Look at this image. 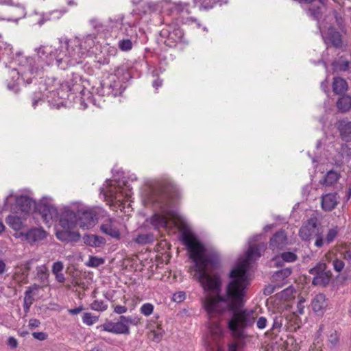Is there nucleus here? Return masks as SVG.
<instances>
[{
	"label": "nucleus",
	"instance_id": "obj_53",
	"mask_svg": "<svg viewBox=\"0 0 351 351\" xmlns=\"http://www.w3.org/2000/svg\"><path fill=\"white\" fill-rule=\"evenodd\" d=\"M63 269V264L60 261L55 262L52 266V272L53 274L60 273Z\"/></svg>",
	"mask_w": 351,
	"mask_h": 351
},
{
	"label": "nucleus",
	"instance_id": "obj_52",
	"mask_svg": "<svg viewBox=\"0 0 351 351\" xmlns=\"http://www.w3.org/2000/svg\"><path fill=\"white\" fill-rule=\"evenodd\" d=\"M267 324V320L265 317H260L256 322V326L258 329H264Z\"/></svg>",
	"mask_w": 351,
	"mask_h": 351
},
{
	"label": "nucleus",
	"instance_id": "obj_29",
	"mask_svg": "<svg viewBox=\"0 0 351 351\" xmlns=\"http://www.w3.org/2000/svg\"><path fill=\"white\" fill-rule=\"evenodd\" d=\"M328 40L335 48H341L342 46V38L341 34L335 29H328Z\"/></svg>",
	"mask_w": 351,
	"mask_h": 351
},
{
	"label": "nucleus",
	"instance_id": "obj_3",
	"mask_svg": "<svg viewBox=\"0 0 351 351\" xmlns=\"http://www.w3.org/2000/svg\"><path fill=\"white\" fill-rule=\"evenodd\" d=\"M140 324L138 317L121 315L117 322L106 321L104 324L97 326V329L115 335H129L130 326H137Z\"/></svg>",
	"mask_w": 351,
	"mask_h": 351
},
{
	"label": "nucleus",
	"instance_id": "obj_18",
	"mask_svg": "<svg viewBox=\"0 0 351 351\" xmlns=\"http://www.w3.org/2000/svg\"><path fill=\"white\" fill-rule=\"evenodd\" d=\"M190 3L186 2H174L169 5V14L178 18L179 15L186 14H190Z\"/></svg>",
	"mask_w": 351,
	"mask_h": 351
},
{
	"label": "nucleus",
	"instance_id": "obj_51",
	"mask_svg": "<svg viewBox=\"0 0 351 351\" xmlns=\"http://www.w3.org/2000/svg\"><path fill=\"white\" fill-rule=\"evenodd\" d=\"M146 10L144 11L145 13L149 12H154L158 9V5L153 2H148L145 5Z\"/></svg>",
	"mask_w": 351,
	"mask_h": 351
},
{
	"label": "nucleus",
	"instance_id": "obj_36",
	"mask_svg": "<svg viewBox=\"0 0 351 351\" xmlns=\"http://www.w3.org/2000/svg\"><path fill=\"white\" fill-rule=\"evenodd\" d=\"M134 241L140 245L151 243L154 241V235L152 234H141L136 237Z\"/></svg>",
	"mask_w": 351,
	"mask_h": 351
},
{
	"label": "nucleus",
	"instance_id": "obj_4",
	"mask_svg": "<svg viewBox=\"0 0 351 351\" xmlns=\"http://www.w3.org/2000/svg\"><path fill=\"white\" fill-rule=\"evenodd\" d=\"M36 207V202L26 195L14 196L13 191L5 197L3 208L14 213H29Z\"/></svg>",
	"mask_w": 351,
	"mask_h": 351
},
{
	"label": "nucleus",
	"instance_id": "obj_14",
	"mask_svg": "<svg viewBox=\"0 0 351 351\" xmlns=\"http://www.w3.org/2000/svg\"><path fill=\"white\" fill-rule=\"evenodd\" d=\"M337 193H330L322 195L321 206L323 210L330 212L335 209L339 203Z\"/></svg>",
	"mask_w": 351,
	"mask_h": 351
},
{
	"label": "nucleus",
	"instance_id": "obj_64",
	"mask_svg": "<svg viewBox=\"0 0 351 351\" xmlns=\"http://www.w3.org/2000/svg\"><path fill=\"white\" fill-rule=\"evenodd\" d=\"M165 331L162 328H158L157 330H154V339L158 341L161 339L164 334Z\"/></svg>",
	"mask_w": 351,
	"mask_h": 351
},
{
	"label": "nucleus",
	"instance_id": "obj_32",
	"mask_svg": "<svg viewBox=\"0 0 351 351\" xmlns=\"http://www.w3.org/2000/svg\"><path fill=\"white\" fill-rule=\"evenodd\" d=\"M136 41L137 40L123 38L119 40L118 47L123 51H128L132 49L133 43H136Z\"/></svg>",
	"mask_w": 351,
	"mask_h": 351
},
{
	"label": "nucleus",
	"instance_id": "obj_63",
	"mask_svg": "<svg viewBox=\"0 0 351 351\" xmlns=\"http://www.w3.org/2000/svg\"><path fill=\"white\" fill-rule=\"evenodd\" d=\"M40 324V322L37 319H31L29 321V326L31 328H38Z\"/></svg>",
	"mask_w": 351,
	"mask_h": 351
},
{
	"label": "nucleus",
	"instance_id": "obj_30",
	"mask_svg": "<svg viewBox=\"0 0 351 351\" xmlns=\"http://www.w3.org/2000/svg\"><path fill=\"white\" fill-rule=\"evenodd\" d=\"M337 108L341 112H346L351 108V96L343 95L337 101Z\"/></svg>",
	"mask_w": 351,
	"mask_h": 351
},
{
	"label": "nucleus",
	"instance_id": "obj_44",
	"mask_svg": "<svg viewBox=\"0 0 351 351\" xmlns=\"http://www.w3.org/2000/svg\"><path fill=\"white\" fill-rule=\"evenodd\" d=\"M36 19H34L36 24L39 26L43 25L45 22L51 21V17L49 16L48 13H41L36 15Z\"/></svg>",
	"mask_w": 351,
	"mask_h": 351
},
{
	"label": "nucleus",
	"instance_id": "obj_15",
	"mask_svg": "<svg viewBox=\"0 0 351 351\" xmlns=\"http://www.w3.org/2000/svg\"><path fill=\"white\" fill-rule=\"evenodd\" d=\"M287 244V237L284 230L276 232L269 241V247L273 251L282 250Z\"/></svg>",
	"mask_w": 351,
	"mask_h": 351
},
{
	"label": "nucleus",
	"instance_id": "obj_59",
	"mask_svg": "<svg viewBox=\"0 0 351 351\" xmlns=\"http://www.w3.org/2000/svg\"><path fill=\"white\" fill-rule=\"evenodd\" d=\"M276 288V286L272 285H269L263 290L264 295H269L272 294L275 291Z\"/></svg>",
	"mask_w": 351,
	"mask_h": 351
},
{
	"label": "nucleus",
	"instance_id": "obj_46",
	"mask_svg": "<svg viewBox=\"0 0 351 351\" xmlns=\"http://www.w3.org/2000/svg\"><path fill=\"white\" fill-rule=\"evenodd\" d=\"M338 232H339V228L337 226L333 228L330 229L326 234V242L327 243H332L334 241V239L336 238Z\"/></svg>",
	"mask_w": 351,
	"mask_h": 351
},
{
	"label": "nucleus",
	"instance_id": "obj_57",
	"mask_svg": "<svg viewBox=\"0 0 351 351\" xmlns=\"http://www.w3.org/2000/svg\"><path fill=\"white\" fill-rule=\"evenodd\" d=\"M128 308L125 306L117 305L114 307V312L119 315H122L126 313Z\"/></svg>",
	"mask_w": 351,
	"mask_h": 351
},
{
	"label": "nucleus",
	"instance_id": "obj_49",
	"mask_svg": "<svg viewBox=\"0 0 351 351\" xmlns=\"http://www.w3.org/2000/svg\"><path fill=\"white\" fill-rule=\"evenodd\" d=\"M153 76L156 77V78L153 81L152 86L156 89H158V88L162 86L163 80L158 77V74L157 73H155V71L153 72Z\"/></svg>",
	"mask_w": 351,
	"mask_h": 351
},
{
	"label": "nucleus",
	"instance_id": "obj_27",
	"mask_svg": "<svg viewBox=\"0 0 351 351\" xmlns=\"http://www.w3.org/2000/svg\"><path fill=\"white\" fill-rule=\"evenodd\" d=\"M339 130L341 139L345 142H351V121H341Z\"/></svg>",
	"mask_w": 351,
	"mask_h": 351
},
{
	"label": "nucleus",
	"instance_id": "obj_50",
	"mask_svg": "<svg viewBox=\"0 0 351 351\" xmlns=\"http://www.w3.org/2000/svg\"><path fill=\"white\" fill-rule=\"evenodd\" d=\"M32 106L35 108L38 102L42 101V93L41 92H35L32 98Z\"/></svg>",
	"mask_w": 351,
	"mask_h": 351
},
{
	"label": "nucleus",
	"instance_id": "obj_12",
	"mask_svg": "<svg viewBox=\"0 0 351 351\" xmlns=\"http://www.w3.org/2000/svg\"><path fill=\"white\" fill-rule=\"evenodd\" d=\"M318 232L317 218L309 219L299 230V236L304 241H308Z\"/></svg>",
	"mask_w": 351,
	"mask_h": 351
},
{
	"label": "nucleus",
	"instance_id": "obj_25",
	"mask_svg": "<svg viewBox=\"0 0 351 351\" xmlns=\"http://www.w3.org/2000/svg\"><path fill=\"white\" fill-rule=\"evenodd\" d=\"M348 90V84L341 77H335L332 82V91L335 95H344Z\"/></svg>",
	"mask_w": 351,
	"mask_h": 351
},
{
	"label": "nucleus",
	"instance_id": "obj_10",
	"mask_svg": "<svg viewBox=\"0 0 351 351\" xmlns=\"http://www.w3.org/2000/svg\"><path fill=\"white\" fill-rule=\"evenodd\" d=\"M101 86L104 94L117 97L121 93V84L117 80V75L109 76L107 80H104L101 83Z\"/></svg>",
	"mask_w": 351,
	"mask_h": 351
},
{
	"label": "nucleus",
	"instance_id": "obj_34",
	"mask_svg": "<svg viewBox=\"0 0 351 351\" xmlns=\"http://www.w3.org/2000/svg\"><path fill=\"white\" fill-rule=\"evenodd\" d=\"M291 272L292 270L290 267L284 268L276 271L273 274L272 278L274 280L276 281L283 280L284 279L289 277L291 274Z\"/></svg>",
	"mask_w": 351,
	"mask_h": 351
},
{
	"label": "nucleus",
	"instance_id": "obj_39",
	"mask_svg": "<svg viewBox=\"0 0 351 351\" xmlns=\"http://www.w3.org/2000/svg\"><path fill=\"white\" fill-rule=\"evenodd\" d=\"M99 320L98 316H94L90 313H85L82 317V322L87 326H92Z\"/></svg>",
	"mask_w": 351,
	"mask_h": 351
},
{
	"label": "nucleus",
	"instance_id": "obj_48",
	"mask_svg": "<svg viewBox=\"0 0 351 351\" xmlns=\"http://www.w3.org/2000/svg\"><path fill=\"white\" fill-rule=\"evenodd\" d=\"M186 298V294L184 291H178L173 294V300L176 302H182Z\"/></svg>",
	"mask_w": 351,
	"mask_h": 351
},
{
	"label": "nucleus",
	"instance_id": "obj_6",
	"mask_svg": "<svg viewBox=\"0 0 351 351\" xmlns=\"http://www.w3.org/2000/svg\"><path fill=\"white\" fill-rule=\"evenodd\" d=\"M309 274L313 276L312 284L315 286L326 287L332 278V272L328 269L327 265L319 262L310 269Z\"/></svg>",
	"mask_w": 351,
	"mask_h": 351
},
{
	"label": "nucleus",
	"instance_id": "obj_8",
	"mask_svg": "<svg viewBox=\"0 0 351 351\" xmlns=\"http://www.w3.org/2000/svg\"><path fill=\"white\" fill-rule=\"evenodd\" d=\"M34 210L41 215L43 221L47 223L58 215L56 208L46 197H43L38 204L36 203Z\"/></svg>",
	"mask_w": 351,
	"mask_h": 351
},
{
	"label": "nucleus",
	"instance_id": "obj_23",
	"mask_svg": "<svg viewBox=\"0 0 351 351\" xmlns=\"http://www.w3.org/2000/svg\"><path fill=\"white\" fill-rule=\"evenodd\" d=\"M81 77L76 73H72V77L66 81V85L69 91L77 93H82L84 91L83 86L81 84Z\"/></svg>",
	"mask_w": 351,
	"mask_h": 351
},
{
	"label": "nucleus",
	"instance_id": "obj_37",
	"mask_svg": "<svg viewBox=\"0 0 351 351\" xmlns=\"http://www.w3.org/2000/svg\"><path fill=\"white\" fill-rule=\"evenodd\" d=\"M8 224L14 230H18L21 227V221L16 216H8L6 219Z\"/></svg>",
	"mask_w": 351,
	"mask_h": 351
},
{
	"label": "nucleus",
	"instance_id": "obj_42",
	"mask_svg": "<svg viewBox=\"0 0 351 351\" xmlns=\"http://www.w3.org/2000/svg\"><path fill=\"white\" fill-rule=\"evenodd\" d=\"M328 346L330 348H333L337 346L339 341V335L337 332V331H334L332 332L328 339Z\"/></svg>",
	"mask_w": 351,
	"mask_h": 351
},
{
	"label": "nucleus",
	"instance_id": "obj_21",
	"mask_svg": "<svg viewBox=\"0 0 351 351\" xmlns=\"http://www.w3.org/2000/svg\"><path fill=\"white\" fill-rule=\"evenodd\" d=\"M298 258L297 255L291 252H282L280 255L276 256L273 258V261L275 263V265L278 267H281L284 265L285 262L287 263H293Z\"/></svg>",
	"mask_w": 351,
	"mask_h": 351
},
{
	"label": "nucleus",
	"instance_id": "obj_62",
	"mask_svg": "<svg viewBox=\"0 0 351 351\" xmlns=\"http://www.w3.org/2000/svg\"><path fill=\"white\" fill-rule=\"evenodd\" d=\"M228 351H243L239 349V343L237 342H232L228 343Z\"/></svg>",
	"mask_w": 351,
	"mask_h": 351
},
{
	"label": "nucleus",
	"instance_id": "obj_54",
	"mask_svg": "<svg viewBox=\"0 0 351 351\" xmlns=\"http://www.w3.org/2000/svg\"><path fill=\"white\" fill-rule=\"evenodd\" d=\"M182 23L188 25H191L195 23L197 28H199L201 27V23L195 17H187L184 19V21H182Z\"/></svg>",
	"mask_w": 351,
	"mask_h": 351
},
{
	"label": "nucleus",
	"instance_id": "obj_1",
	"mask_svg": "<svg viewBox=\"0 0 351 351\" xmlns=\"http://www.w3.org/2000/svg\"><path fill=\"white\" fill-rule=\"evenodd\" d=\"M182 241L189 253V258L193 263L190 267L195 274V279L205 291L210 293L202 300L204 309L207 313L208 329L215 340L223 335V330L219 323L226 315H230L228 320V328L234 339H243L245 329L254 324L253 311L242 309L245 302L246 289L250 285L248 269L253 258H258L264 252V243L250 245L245 254V258L238 263L230 271V281L221 294V279L219 274L211 275L210 270L221 267V257L219 253L208 250L189 232H184Z\"/></svg>",
	"mask_w": 351,
	"mask_h": 351
},
{
	"label": "nucleus",
	"instance_id": "obj_38",
	"mask_svg": "<svg viewBox=\"0 0 351 351\" xmlns=\"http://www.w3.org/2000/svg\"><path fill=\"white\" fill-rule=\"evenodd\" d=\"M12 50L13 48L10 44L5 43L0 39V54L10 56L13 53Z\"/></svg>",
	"mask_w": 351,
	"mask_h": 351
},
{
	"label": "nucleus",
	"instance_id": "obj_60",
	"mask_svg": "<svg viewBox=\"0 0 351 351\" xmlns=\"http://www.w3.org/2000/svg\"><path fill=\"white\" fill-rule=\"evenodd\" d=\"M316 236V240L315 242V245L317 247H321L323 246L324 241H323V237L322 234L317 233L315 234Z\"/></svg>",
	"mask_w": 351,
	"mask_h": 351
},
{
	"label": "nucleus",
	"instance_id": "obj_17",
	"mask_svg": "<svg viewBox=\"0 0 351 351\" xmlns=\"http://www.w3.org/2000/svg\"><path fill=\"white\" fill-rule=\"evenodd\" d=\"M71 229L58 230L56 233L58 240L66 243H77L80 240L81 235L78 232L71 231Z\"/></svg>",
	"mask_w": 351,
	"mask_h": 351
},
{
	"label": "nucleus",
	"instance_id": "obj_56",
	"mask_svg": "<svg viewBox=\"0 0 351 351\" xmlns=\"http://www.w3.org/2000/svg\"><path fill=\"white\" fill-rule=\"evenodd\" d=\"M281 326H282V318L281 317H276L274 319L273 325H272L271 330L274 331L276 329L280 328Z\"/></svg>",
	"mask_w": 351,
	"mask_h": 351
},
{
	"label": "nucleus",
	"instance_id": "obj_43",
	"mask_svg": "<svg viewBox=\"0 0 351 351\" xmlns=\"http://www.w3.org/2000/svg\"><path fill=\"white\" fill-rule=\"evenodd\" d=\"M66 12H67V10L64 8L60 10H54L47 13L49 16L51 17V20H57L60 19Z\"/></svg>",
	"mask_w": 351,
	"mask_h": 351
},
{
	"label": "nucleus",
	"instance_id": "obj_2",
	"mask_svg": "<svg viewBox=\"0 0 351 351\" xmlns=\"http://www.w3.org/2000/svg\"><path fill=\"white\" fill-rule=\"evenodd\" d=\"M95 36L88 34L82 39L74 38L60 42L58 49L51 46H43L37 51L35 57L21 56L16 53V61L19 66L11 71L12 77L17 76V80H21L25 84L38 82V77H43L44 63L47 65H56L65 70L82 63V59L95 44Z\"/></svg>",
	"mask_w": 351,
	"mask_h": 351
},
{
	"label": "nucleus",
	"instance_id": "obj_19",
	"mask_svg": "<svg viewBox=\"0 0 351 351\" xmlns=\"http://www.w3.org/2000/svg\"><path fill=\"white\" fill-rule=\"evenodd\" d=\"M313 311L319 316L324 314L327 306L326 296L323 293L316 295L311 302Z\"/></svg>",
	"mask_w": 351,
	"mask_h": 351
},
{
	"label": "nucleus",
	"instance_id": "obj_35",
	"mask_svg": "<svg viewBox=\"0 0 351 351\" xmlns=\"http://www.w3.org/2000/svg\"><path fill=\"white\" fill-rule=\"evenodd\" d=\"M195 6H198L199 10H209L213 8L216 0H193Z\"/></svg>",
	"mask_w": 351,
	"mask_h": 351
},
{
	"label": "nucleus",
	"instance_id": "obj_26",
	"mask_svg": "<svg viewBox=\"0 0 351 351\" xmlns=\"http://www.w3.org/2000/svg\"><path fill=\"white\" fill-rule=\"evenodd\" d=\"M146 221H149L155 230L165 228L167 225L166 217L157 213L154 214L149 219H146Z\"/></svg>",
	"mask_w": 351,
	"mask_h": 351
},
{
	"label": "nucleus",
	"instance_id": "obj_22",
	"mask_svg": "<svg viewBox=\"0 0 351 351\" xmlns=\"http://www.w3.org/2000/svg\"><path fill=\"white\" fill-rule=\"evenodd\" d=\"M39 289V285L34 284L32 286L27 287L25 292V296L23 299V310L27 313L29 311L30 307L32 305L34 298L33 295V291H36Z\"/></svg>",
	"mask_w": 351,
	"mask_h": 351
},
{
	"label": "nucleus",
	"instance_id": "obj_5",
	"mask_svg": "<svg viewBox=\"0 0 351 351\" xmlns=\"http://www.w3.org/2000/svg\"><path fill=\"white\" fill-rule=\"evenodd\" d=\"M107 213L101 208H80L77 210V226L86 230L95 226L101 217Z\"/></svg>",
	"mask_w": 351,
	"mask_h": 351
},
{
	"label": "nucleus",
	"instance_id": "obj_31",
	"mask_svg": "<svg viewBox=\"0 0 351 351\" xmlns=\"http://www.w3.org/2000/svg\"><path fill=\"white\" fill-rule=\"evenodd\" d=\"M123 27L121 28V34H123V38H131L133 40H137V33L136 28L134 26L130 25H123Z\"/></svg>",
	"mask_w": 351,
	"mask_h": 351
},
{
	"label": "nucleus",
	"instance_id": "obj_40",
	"mask_svg": "<svg viewBox=\"0 0 351 351\" xmlns=\"http://www.w3.org/2000/svg\"><path fill=\"white\" fill-rule=\"evenodd\" d=\"M91 309L97 311H104L108 308V304L103 300H94L90 305Z\"/></svg>",
	"mask_w": 351,
	"mask_h": 351
},
{
	"label": "nucleus",
	"instance_id": "obj_41",
	"mask_svg": "<svg viewBox=\"0 0 351 351\" xmlns=\"http://www.w3.org/2000/svg\"><path fill=\"white\" fill-rule=\"evenodd\" d=\"M104 263V260L102 258L97 256H90L86 265L90 267H97Z\"/></svg>",
	"mask_w": 351,
	"mask_h": 351
},
{
	"label": "nucleus",
	"instance_id": "obj_7",
	"mask_svg": "<svg viewBox=\"0 0 351 351\" xmlns=\"http://www.w3.org/2000/svg\"><path fill=\"white\" fill-rule=\"evenodd\" d=\"M160 35L166 39L165 43L170 47H175L178 43H185L184 32L176 24L168 25L160 31Z\"/></svg>",
	"mask_w": 351,
	"mask_h": 351
},
{
	"label": "nucleus",
	"instance_id": "obj_9",
	"mask_svg": "<svg viewBox=\"0 0 351 351\" xmlns=\"http://www.w3.org/2000/svg\"><path fill=\"white\" fill-rule=\"evenodd\" d=\"M100 231L115 240L121 239L118 223L114 218L107 217L100 226Z\"/></svg>",
	"mask_w": 351,
	"mask_h": 351
},
{
	"label": "nucleus",
	"instance_id": "obj_45",
	"mask_svg": "<svg viewBox=\"0 0 351 351\" xmlns=\"http://www.w3.org/2000/svg\"><path fill=\"white\" fill-rule=\"evenodd\" d=\"M154 311V305L151 303L143 304L140 308V312L145 316H149Z\"/></svg>",
	"mask_w": 351,
	"mask_h": 351
},
{
	"label": "nucleus",
	"instance_id": "obj_20",
	"mask_svg": "<svg viewBox=\"0 0 351 351\" xmlns=\"http://www.w3.org/2000/svg\"><path fill=\"white\" fill-rule=\"evenodd\" d=\"M46 236V232L43 229L33 228L27 231L25 238L28 243L33 245L43 240Z\"/></svg>",
	"mask_w": 351,
	"mask_h": 351
},
{
	"label": "nucleus",
	"instance_id": "obj_33",
	"mask_svg": "<svg viewBox=\"0 0 351 351\" xmlns=\"http://www.w3.org/2000/svg\"><path fill=\"white\" fill-rule=\"evenodd\" d=\"M340 178L339 173L334 170L329 171L324 177V184L331 186L336 183Z\"/></svg>",
	"mask_w": 351,
	"mask_h": 351
},
{
	"label": "nucleus",
	"instance_id": "obj_55",
	"mask_svg": "<svg viewBox=\"0 0 351 351\" xmlns=\"http://www.w3.org/2000/svg\"><path fill=\"white\" fill-rule=\"evenodd\" d=\"M32 336L34 338L40 341H44L47 338V333L43 332H34L32 333Z\"/></svg>",
	"mask_w": 351,
	"mask_h": 351
},
{
	"label": "nucleus",
	"instance_id": "obj_61",
	"mask_svg": "<svg viewBox=\"0 0 351 351\" xmlns=\"http://www.w3.org/2000/svg\"><path fill=\"white\" fill-rule=\"evenodd\" d=\"M8 344L11 348L15 349L18 346V341L14 337H10L8 340Z\"/></svg>",
	"mask_w": 351,
	"mask_h": 351
},
{
	"label": "nucleus",
	"instance_id": "obj_58",
	"mask_svg": "<svg viewBox=\"0 0 351 351\" xmlns=\"http://www.w3.org/2000/svg\"><path fill=\"white\" fill-rule=\"evenodd\" d=\"M304 302H305V300L304 299H302V300H300L298 302V304H297V309H296L297 313H298L300 315L304 314Z\"/></svg>",
	"mask_w": 351,
	"mask_h": 351
},
{
	"label": "nucleus",
	"instance_id": "obj_24",
	"mask_svg": "<svg viewBox=\"0 0 351 351\" xmlns=\"http://www.w3.org/2000/svg\"><path fill=\"white\" fill-rule=\"evenodd\" d=\"M83 241L86 245L93 247H100L106 243L104 237L96 234H84Z\"/></svg>",
	"mask_w": 351,
	"mask_h": 351
},
{
	"label": "nucleus",
	"instance_id": "obj_13",
	"mask_svg": "<svg viewBox=\"0 0 351 351\" xmlns=\"http://www.w3.org/2000/svg\"><path fill=\"white\" fill-rule=\"evenodd\" d=\"M328 1L324 4L318 2L317 1L311 4L310 7L306 10L307 15L317 22V25L319 27V21L322 17L324 12L326 10V5Z\"/></svg>",
	"mask_w": 351,
	"mask_h": 351
},
{
	"label": "nucleus",
	"instance_id": "obj_47",
	"mask_svg": "<svg viewBox=\"0 0 351 351\" xmlns=\"http://www.w3.org/2000/svg\"><path fill=\"white\" fill-rule=\"evenodd\" d=\"M333 269L337 272H341L345 267V263L343 261L335 258L332 261Z\"/></svg>",
	"mask_w": 351,
	"mask_h": 351
},
{
	"label": "nucleus",
	"instance_id": "obj_28",
	"mask_svg": "<svg viewBox=\"0 0 351 351\" xmlns=\"http://www.w3.org/2000/svg\"><path fill=\"white\" fill-rule=\"evenodd\" d=\"M350 62L344 56H340L332 62V66L336 72H345L349 70Z\"/></svg>",
	"mask_w": 351,
	"mask_h": 351
},
{
	"label": "nucleus",
	"instance_id": "obj_11",
	"mask_svg": "<svg viewBox=\"0 0 351 351\" xmlns=\"http://www.w3.org/2000/svg\"><path fill=\"white\" fill-rule=\"evenodd\" d=\"M59 223L63 229H73L77 226V211L64 209L60 215Z\"/></svg>",
	"mask_w": 351,
	"mask_h": 351
},
{
	"label": "nucleus",
	"instance_id": "obj_16",
	"mask_svg": "<svg viewBox=\"0 0 351 351\" xmlns=\"http://www.w3.org/2000/svg\"><path fill=\"white\" fill-rule=\"evenodd\" d=\"M159 193L167 199H173L178 195L176 185L169 180L162 181L159 184Z\"/></svg>",
	"mask_w": 351,
	"mask_h": 351
}]
</instances>
